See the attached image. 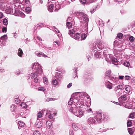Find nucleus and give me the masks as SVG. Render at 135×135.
Here are the masks:
<instances>
[{"label":"nucleus","mask_w":135,"mask_h":135,"mask_svg":"<svg viewBox=\"0 0 135 135\" xmlns=\"http://www.w3.org/2000/svg\"><path fill=\"white\" fill-rule=\"evenodd\" d=\"M9 6H10L9 4L7 5V3H5L0 2V9L2 10H4L6 9V11L8 12V9L9 8Z\"/></svg>","instance_id":"obj_9"},{"label":"nucleus","mask_w":135,"mask_h":135,"mask_svg":"<svg viewBox=\"0 0 135 135\" xmlns=\"http://www.w3.org/2000/svg\"><path fill=\"white\" fill-rule=\"evenodd\" d=\"M43 81L45 85L47 84L48 83V80L46 78V77H43Z\"/></svg>","instance_id":"obj_29"},{"label":"nucleus","mask_w":135,"mask_h":135,"mask_svg":"<svg viewBox=\"0 0 135 135\" xmlns=\"http://www.w3.org/2000/svg\"><path fill=\"white\" fill-rule=\"evenodd\" d=\"M123 36V34L121 33H119L117 35V37L119 39H121L122 37Z\"/></svg>","instance_id":"obj_46"},{"label":"nucleus","mask_w":135,"mask_h":135,"mask_svg":"<svg viewBox=\"0 0 135 135\" xmlns=\"http://www.w3.org/2000/svg\"><path fill=\"white\" fill-rule=\"evenodd\" d=\"M88 94L85 92H82L80 93L79 95V98L85 99V97Z\"/></svg>","instance_id":"obj_14"},{"label":"nucleus","mask_w":135,"mask_h":135,"mask_svg":"<svg viewBox=\"0 0 135 135\" xmlns=\"http://www.w3.org/2000/svg\"><path fill=\"white\" fill-rule=\"evenodd\" d=\"M130 76H126L125 77V78L126 79V80H129L130 79Z\"/></svg>","instance_id":"obj_64"},{"label":"nucleus","mask_w":135,"mask_h":135,"mask_svg":"<svg viewBox=\"0 0 135 135\" xmlns=\"http://www.w3.org/2000/svg\"><path fill=\"white\" fill-rule=\"evenodd\" d=\"M16 109V107L15 105L12 104L10 106V110L12 112H14Z\"/></svg>","instance_id":"obj_24"},{"label":"nucleus","mask_w":135,"mask_h":135,"mask_svg":"<svg viewBox=\"0 0 135 135\" xmlns=\"http://www.w3.org/2000/svg\"><path fill=\"white\" fill-rule=\"evenodd\" d=\"M102 113L99 112L98 113L94 118L93 117L89 118L87 120L88 123L90 124H95L97 122L100 123L102 118Z\"/></svg>","instance_id":"obj_3"},{"label":"nucleus","mask_w":135,"mask_h":135,"mask_svg":"<svg viewBox=\"0 0 135 135\" xmlns=\"http://www.w3.org/2000/svg\"><path fill=\"white\" fill-rule=\"evenodd\" d=\"M54 5L53 4H51L48 6V9L50 12H52L53 11Z\"/></svg>","instance_id":"obj_21"},{"label":"nucleus","mask_w":135,"mask_h":135,"mask_svg":"<svg viewBox=\"0 0 135 135\" xmlns=\"http://www.w3.org/2000/svg\"><path fill=\"white\" fill-rule=\"evenodd\" d=\"M25 10L26 12L29 13L31 11V8L29 7H27L26 8Z\"/></svg>","instance_id":"obj_47"},{"label":"nucleus","mask_w":135,"mask_h":135,"mask_svg":"<svg viewBox=\"0 0 135 135\" xmlns=\"http://www.w3.org/2000/svg\"><path fill=\"white\" fill-rule=\"evenodd\" d=\"M48 133H50V135H53L54 134V132H53L51 130H49L48 131Z\"/></svg>","instance_id":"obj_58"},{"label":"nucleus","mask_w":135,"mask_h":135,"mask_svg":"<svg viewBox=\"0 0 135 135\" xmlns=\"http://www.w3.org/2000/svg\"><path fill=\"white\" fill-rule=\"evenodd\" d=\"M128 132L131 135L133 134L134 131L131 128H128Z\"/></svg>","instance_id":"obj_30"},{"label":"nucleus","mask_w":135,"mask_h":135,"mask_svg":"<svg viewBox=\"0 0 135 135\" xmlns=\"http://www.w3.org/2000/svg\"><path fill=\"white\" fill-rule=\"evenodd\" d=\"M52 83L53 84L55 85H57L58 84L57 81L56 79L53 80L52 81Z\"/></svg>","instance_id":"obj_38"},{"label":"nucleus","mask_w":135,"mask_h":135,"mask_svg":"<svg viewBox=\"0 0 135 135\" xmlns=\"http://www.w3.org/2000/svg\"><path fill=\"white\" fill-rule=\"evenodd\" d=\"M121 99L122 100L125 101L127 100L126 96L125 95H122L121 97Z\"/></svg>","instance_id":"obj_32"},{"label":"nucleus","mask_w":135,"mask_h":135,"mask_svg":"<svg viewBox=\"0 0 135 135\" xmlns=\"http://www.w3.org/2000/svg\"><path fill=\"white\" fill-rule=\"evenodd\" d=\"M20 16L22 18H23L25 17V15L21 11L19 14V16Z\"/></svg>","instance_id":"obj_43"},{"label":"nucleus","mask_w":135,"mask_h":135,"mask_svg":"<svg viewBox=\"0 0 135 135\" xmlns=\"http://www.w3.org/2000/svg\"><path fill=\"white\" fill-rule=\"evenodd\" d=\"M40 132L38 131H35L33 132V135H41Z\"/></svg>","instance_id":"obj_33"},{"label":"nucleus","mask_w":135,"mask_h":135,"mask_svg":"<svg viewBox=\"0 0 135 135\" xmlns=\"http://www.w3.org/2000/svg\"><path fill=\"white\" fill-rule=\"evenodd\" d=\"M80 2L82 4H84L86 2V0H80Z\"/></svg>","instance_id":"obj_56"},{"label":"nucleus","mask_w":135,"mask_h":135,"mask_svg":"<svg viewBox=\"0 0 135 135\" xmlns=\"http://www.w3.org/2000/svg\"><path fill=\"white\" fill-rule=\"evenodd\" d=\"M113 56V55L111 54H108L106 56V57L105 58L106 61L107 62H109L111 61Z\"/></svg>","instance_id":"obj_16"},{"label":"nucleus","mask_w":135,"mask_h":135,"mask_svg":"<svg viewBox=\"0 0 135 135\" xmlns=\"http://www.w3.org/2000/svg\"><path fill=\"white\" fill-rule=\"evenodd\" d=\"M38 90L39 91L44 92L45 91V89L43 87H40L38 88Z\"/></svg>","instance_id":"obj_35"},{"label":"nucleus","mask_w":135,"mask_h":135,"mask_svg":"<svg viewBox=\"0 0 135 135\" xmlns=\"http://www.w3.org/2000/svg\"><path fill=\"white\" fill-rule=\"evenodd\" d=\"M74 133L72 129H70L69 130V135H74Z\"/></svg>","instance_id":"obj_52"},{"label":"nucleus","mask_w":135,"mask_h":135,"mask_svg":"<svg viewBox=\"0 0 135 135\" xmlns=\"http://www.w3.org/2000/svg\"><path fill=\"white\" fill-rule=\"evenodd\" d=\"M103 22L102 21H99V25L101 26H103L104 25V24L103 23Z\"/></svg>","instance_id":"obj_59"},{"label":"nucleus","mask_w":135,"mask_h":135,"mask_svg":"<svg viewBox=\"0 0 135 135\" xmlns=\"http://www.w3.org/2000/svg\"><path fill=\"white\" fill-rule=\"evenodd\" d=\"M15 101L16 104H18L20 102V99H15Z\"/></svg>","instance_id":"obj_54"},{"label":"nucleus","mask_w":135,"mask_h":135,"mask_svg":"<svg viewBox=\"0 0 135 135\" xmlns=\"http://www.w3.org/2000/svg\"><path fill=\"white\" fill-rule=\"evenodd\" d=\"M111 61L112 62V63L113 64L116 65H117L118 64V61L117 59L113 56L112 57Z\"/></svg>","instance_id":"obj_19"},{"label":"nucleus","mask_w":135,"mask_h":135,"mask_svg":"<svg viewBox=\"0 0 135 135\" xmlns=\"http://www.w3.org/2000/svg\"><path fill=\"white\" fill-rule=\"evenodd\" d=\"M96 45L94 44H91L90 45V47L92 50H94L96 48Z\"/></svg>","instance_id":"obj_36"},{"label":"nucleus","mask_w":135,"mask_h":135,"mask_svg":"<svg viewBox=\"0 0 135 135\" xmlns=\"http://www.w3.org/2000/svg\"><path fill=\"white\" fill-rule=\"evenodd\" d=\"M124 65L125 66L128 67L130 66V63L129 62H128L126 61L124 63Z\"/></svg>","instance_id":"obj_45"},{"label":"nucleus","mask_w":135,"mask_h":135,"mask_svg":"<svg viewBox=\"0 0 135 135\" xmlns=\"http://www.w3.org/2000/svg\"><path fill=\"white\" fill-rule=\"evenodd\" d=\"M69 111L74 115L78 116L79 111V107H77L75 104H73L72 106L68 107Z\"/></svg>","instance_id":"obj_4"},{"label":"nucleus","mask_w":135,"mask_h":135,"mask_svg":"<svg viewBox=\"0 0 135 135\" xmlns=\"http://www.w3.org/2000/svg\"><path fill=\"white\" fill-rule=\"evenodd\" d=\"M1 38L2 40H6L7 39V35H4L3 36H2Z\"/></svg>","instance_id":"obj_42"},{"label":"nucleus","mask_w":135,"mask_h":135,"mask_svg":"<svg viewBox=\"0 0 135 135\" xmlns=\"http://www.w3.org/2000/svg\"><path fill=\"white\" fill-rule=\"evenodd\" d=\"M129 40L131 42H133L134 40V38L132 36H131L129 38Z\"/></svg>","instance_id":"obj_50"},{"label":"nucleus","mask_w":135,"mask_h":135,"mask_svg":"<svg viewBox=\"0 0 135 135\" xmlns=\"http://www.w3.org/2000/svg\"><path fill=\"white\" fill-rule=\"evenodd\" d=\"M42 125V123L41 122L39 119L37 118L36 122L35 123V126L37 128H39L41 127Z\"/></svg>","instance_id":"obj_11"},{"label":"nucleus","mask_w":135,"mask_h":135,"mask_svg":"<svg viewBox=\"0 0 135 135\" xmlns=\"http://www.w3.org/2000/svg\"><path fill=\"white\" fill-rule=\"evenodd\" d=\"M85 99L83 98H79V103L78 104L79 105H83L84 104V102L85 101Z\"/></svg>","instance_id":"obj_22"},{"label":"nucleus","mask_w":135,"mask_h":135,"mask_svg":"<svg viewBox=\"0 0 135 135\" xmlns=\"http://www.w3.org/2000/svg\"><path fill=\"white\" fill-rule=\"evenodd\" d=\"M73 23V21H71H71H69L67 22L66 23V26L68 28L71 27L72 28V26Z\"/></svg>","instance_id":"obj_23"},{"label":"nucleus","mask_w":135,"mask_h":135,"mask_svg":"<svg viewBox=\"0 0 135 135\" xmlns=\"http://www.w3.org/2000/svg\"><path fill=\"white\" fill-rule=\"evenodd\" d=\"M76 15L80 20V25L85 31L88 29L89 18L88 16L83 12H79L76 13Z\"/></svg>","instance_id":"obj_1"},{"label":"nucleus","mask_w":135,"mask_h":135,"mask_svg":"<svg viewBox=\"0 0 135 135\" xmlns=\"http://www.w3.org/2000/svg\"><path fill=\"white\" fill-rule=\"evenodd\" d=\"M14 5L16 7H19L20 6V4L19 3V2H18L17 3H16V4H14Z\"/></svg>","instance_id":"obj_61"},{"label":"nucleus","mask_w":135,"mask_h":135,"mask_svg":"<svg viewBox=\"0 0 135 135\" xmlns=\"http://www.w3.org/2000/svg\"><path fill=\"white\" fill-rule=\"evenodd\" d=\"M22 50L21 48H19L18 50V55L20 57H22L23 54Z\"/></svg>","instance_id":"obj_25"},{"label":"nucleus","mask_w":135,"mask_h":135,"mask_svg":"<svg viewBox=\"0 0 135 135\" xmlns=\"http://www.w3.org/2000/svg\"><path fill=\"white\" fill-rule=\"evenodd\" d=\"M19 1L18 0H13V3L14 4H15L16 3H17L18 2H19Z\"/></svg>","instance_id":"obj_63"},{"label":"nucleus","mask_w":135,"mask_h":135,"mask_svg":"<svg viewBox=\"0 0 135 135\" xmlns=\"http://www.w3.org/2000/svg\"><path fill=\"white\" fill-rule=\"evenodd\" d=\"M125 89L126 90V93H129L131 90V87L129 85H127L126 86Z\"/></svg>","instance_id":"obj_20"},{"label":"nucleus","mask_w":135,"mask_h":135,"mask_svg":"<svg viewBox=\"0 0 135 135\" xmlns=\"http://www.w3.org/2000/svg\"><path fill=\"white\" fill-rule=\"evenodd\" d=\"M70 36L76 40H80V35L79 33H77L76 34H74V35H73L72 36Z\"/></svg>","instance_id":"obj_15"},{"label":"nucleus","mask_w":135,"mask_h":135,"mask_svg":"<svg viewBox=\"0 0 135 135\" xmlns=\"http://www.w3.org/2000/svg\"><path fill=\"white\" fill-rule=\"evenodd\" d=\"M44 112L46 113V111H45V110H42L40 112H39L37 114V118H38V119L39 118H41V117L42 116V115H43L42 113H44Z\"/></svg>","instance_id":"obj_18"},{"label":"nucleus","mask_w":135,"mask_h":135,"mask_svg":"<svg viewBox=\"0 0 135 135\" xmlns=\"http://www.w3.org/2000/svg\"><path fill=\"white\" fill-rule=\"evenodd\" d=\"M97 45L98 48L101 50L105 48L107 46V44L104 42L100 40H98L97 41Z\"/></svg>","instance_id":"obj_8"},{"label":"nucleus","mask_w":135,"mask_h":135,"mask_svg":"<svg viewBox=\"0 0 135 135\" xmlns=\"http://www.w3.org/2000/svg\"><path fill=\"white\" fill-rule=\"evenodd\" d=\"M46 125L47 127L48 128L51 129L52 127V123L50 121H47L46 122Z\"/></svg>","instance_id":"obj_17"},{"label":"nucleus","mask_w":135,"mask_h":135,"mask_svg":"<svg viewBox=\"0 0 135 135\" xmlns=\"http://www.w3.org/2000/svg\"><path fill=\"white\" fill-rule=\"evenodd\" d=\"M73 19H72V18L71 17H69L68 18L67 21H71H71H73Z\"/></svg>","instance_id":"obj_57"},{"label":"nucleus","mask_w":135,"mask_h":135,"mask_svg":"<svg viewBox=\"0 0 135 135\" xmlns=\"http://www.w3.org/2000/svg\"><path fill=\"white\" fill-rule=\"evenodd\" d=\"M118 44V42L117 40H115L114 42V47L117 46Z\"/></svg>","instance_id":"obj_49"},{"label":"nucleus","mask_w":135,"mask_h":135,"mask_svg":"<svg viewBox=\"0 0 135 135\" xmlns=\"http://www.w3.org/2000/svg\"><path fill=\"white\" fill-rule=\"evenodd\" d=\"M134 117V115L133 113H131L129 115V118H133Z\"/></svg>","instance_id":"obj_60"},{"label":"nucleus","mask_w":135,"mask_h":135,"mask_svg":"<svg viewBox=\"0 0 135 135\" xmlns=\"http://www.w3.org/2000/svg\"><path fill=\"white\" fill-rule=\"evenodd\" d=\"M35 55L38 57H47V56L45 54L42 52H39L38 51H36L35 52Z\"/></svg>","instance_id":"obj_10"},{"label":"nucleus","mask_w":135,"mask_h":135,"mask_svg":"<svg viewBox=\"0 0 135 135\" xmlns=\"http://www.w3.org/2000/svg\"><path fill=\"white\" fill-rule=\"evenodd\" d=\"M9 8L7 9L8 10V13L13 14L16 16H19V14L21 11L18 9L15 8V9H13L11 6H9Z\"/></svg>","instance_id":"obj_6"},{"label":"nucleus","mask_w":135,"mask_h":135,"mask_svg":"<svg viewBox=\"0 0 135 135\" xmlns=\"http://www.w3.org/2000/svg\"><path fill=\"white\" fill-rule=\"evenodd\" d=\"M72 127L75 130H77L78 128L77 127L76 125L75 124H73L72 125Z\"/></svg>","instance_id":"obj_39"},{"label":"nucleus","mask_w":135,"mask_h":135,"mask_svg":"<svg viewBox=\"0 0 135 135\" xmlns=\"http://www.w3.org/2000/svg\"><path fill=\"white\" fill-rule=\"evenodd\" d=\"M48 117L50 119H52V118H53V114H50L49 115H48Z\"/></svg>","instance_id":"obj_55"},{"label":"nucleus","mask_w":135,"mask_h":135,"mask_svg":"<svg viewBox=\"0 0 135 135\" xmlns=\"http://www.w3.org/2000/svg\"><path fill=\"white\" fill-rule=\"evenodd\" d=\"M2 30L3 32H6L7 30L6 27H3L2 28Z\"/></svg>","instance_id":"obj_51"},{"label":"nucleus","mask_w":135,"mask_h":135,"mask_svg":"<svg viewBox=\"0 0 135 135\" xmlns=\"http://www.w3.org/2000/svg\"><path fill=\"white\" fill-rule=\"evenodd\" d=\"M128 127H130L132 125V122L130 120H128L127 123Z\"/></svg>","instance_id":"obj_41"},{"label":"nucleus","mask_w":135,"mask_h":135,"mask_svg":"<svg viewBox=\"0 0 135 135\" xmlns=\"http://www.w3.org/2000/svg\"><path fill=\"white\" fill-rule=\"evenodd\" d=\"M3 22L4 25L7 26L8 24V21L6 18L3 20Z\"/></svg>","instance_id":"obj_37"},{"label":"nucleus","mask_w":135,"mask_h":135,"mask_svg":"<svg viewBox=\"0 0 135 135\" xmlns=\"http://www.w3.org/2000/svg\"><path fill=\"white\" fill-rule=\"evenodd\" d=\"M20 115L23 118H26V113L25 112H21L20 113Z\"/></svg>","instance_id":"obj_31"},{"label":"nucleus","mask_w":135,"mask_h":135,"mask_svg":"<svg viewBox=\"0 0 135 135\" xmlns=\"http://www.w3.org/2000/svg\"><path fill=\"white\" fill-rule=\"evenodd\" d=\"M55 99L52 98H48L46 99V101L48 102L50 101H54L55 100Z\"/></svg>","instance_id":"obj_44"},{"label":"nucleus","mask_w":135,"mask_h":135,"mask_svg":"<svg viewBox=\"0 0 135 135\" xmlns=\"http://www.w3.org/2000/svg\"><path fill=\"white\" fill-rule=\"evenodd\" d=\"M32 70L35 72L32 73L31 76L32 78H37L38 75L42 73V69L41 66L38 63H35L32 66Z\"/></svg>","instance_id":"obj_2"},{"label":"nucleus","mask_w":135,"mask_h":135,"mask_svg":"<svg viewBox=\"0 0 135 135\" xmlns=\"http://www.w3.org/2000/svg\"><path fill=\"white\" fill-rule=\"evenodd\" d=\"M87 36L85 33H83L81 36V38L80 39V40H84L86 38Z\"/></svg>","instance_id":"obj_28"},{"label":"nucleus","mask_w":135,"mask_h":135,"mask_svg":"<svg viewBox=\"0 0 135 135\" xmlns=\"http://www.w3.org/2000/svg\"><path fill=\"white\" fill-rule=\"evenodd\" d=\"M107 87L109 89H112V86L110 84H108L106 85Z\"/></svg>","instance_id":"obj_53"},{"label":"nucleus","mask_w":135,"mask_h":135,"mask_svg":"<svg viewBox=\"0 0 135 135\" xmlns=\"http://www.w3.org/2000/svg\"><path fill=\"white\" fill-rule=\"evenodd\" d=\"M51 112L49 110H47L46 112V115H49L51 114Z\"/></svg>","instance_id":"obj_62"},{"label":"nucleus","mask_w":135,"mask_h":135,"mask_svg":"<svg viewBox=\"0 0 135 135\" xmlns=\"http://www.w3.org/2000/svg\"><path fill=\"white\" fill-rule=\"evenodd\" d=\"M56 9L55 10V11H57L60 8V5L58 2L56 3L55 5Z\"/></svg>","instance_id":"obj_26"},{"label":"nucleus","mask_w":135,"mask_h":135,"mask_svg":"<svg viewBox=\"0 0 135 135\" xmlns=\"http://www.w3.org/2000/svg\"><path fill=\"white\" fill-rule=\"evenodd\" d=\"M87 111L88 113H92L93 112L92 110L90 108H87L86 110L85 108L84 107H79V114L77 117L79 118H81L84 114L85 111Z\"/></svg>","instance_id":"obj_5"},{"label":"nucleus","mask_w":135,"mask_h":135,"mask_svg":"<svg viewBox=\"0 0 135 135\" xmlns=\"http://www.w3.org/2000/svg\"><path fill=\"white\" fill-rule=\"evenodd\" d=\"M77 30V28L74 27V28H71L70 30H69V34L70 36H72L74 33Z\"/></svg>","instance_id":"obj_13"},{"label":"nucleus","mask_w":135,"mask_h":135,"mask_svg":"<svg viewBox=\"0 0 135 135\" xmlns=\"http://www.w3.org/2000/svg\"><path fill=\"white\" fill-rule=\"evenodd\" d=\"M18 124L19 126L18 127V128L19 129H20V127H23L24 126L25 124L22 121H20L18 122Z\"/></svg>","instance_id":"obj_27"},{"label":"nucleus","mask_w":135,"mask_h":135,"mask_svg":"<svg viewBox=\"0 0 135 135\" xmlns=\"http://www.w3.org/2000/svg\"><path fill=\"white\" fill-rule=\"evenodd\" d=\"M79 97L76 96L75 97H73V95H72L70 99V100H69L68 102V107H69L70 106H72L73 104H74L73 103V102L77 104H78V103H79Z\"/></svg>","instance_id":"obj_7"},{"label":"nucleus","mask_w":135,"mask_h":135,"mask_svg":"<svg viewBox=\"0 0 135 135\" xmlns=\"http://www.w3.org/2000/svg\"><path fill=\"white\" fill-rule=\"evenodd\" d=\"M117 88L118 89H124V87L122 85H119L117 86Z\"/></svg>","instance_id":"obj_34"},{"label":"nucleus","mask_w":135,"mask_h":135,"mask_svg":"<svg viewBox=\"0 0 135 135\" xmlns=\"http://www.w3.org/2000/svg\"><path fill=\"white\" fill-rule=\"evenodd\" d=\"M55 77L56 79L59 80H60L62 79L63 76L62 74L56 72L55 75Z\"/></svg>","instance_id":"obj_12"},{"label":"nucleus","mask_w":135,"mask_h":135,"mask_svg":"<svg viewBox=\"0 0 135 135\" xmlns=\"http://www.w3.org/2000/svg\"><path fill=\"white\" fill-rule=\"evenodd\" d=\"M20 105L22 108H26L27 107L26 104L23 102Z\"/></svg>","instance_id":"obj_40"},{"label":"nucleus","mask_w":135,"mask_h":135,"mask_svg":"<svg viewBox=\"0 0 135 135\" xmlns=\"http://www.w3.org/2000/svg\"><path fill=\"white\" fill-rule=\"evenodd\" d=\"M34 79V81L35 82L37 83L40 81V79L38 78H37H37H35Z\"/></svg>","instance_id":"obj_48"}]
</instances>
